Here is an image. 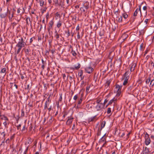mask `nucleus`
<instances>
[{
  "mask_svg": "<svg viewBox=\"0 0 154 154\" xmlns=\"http://www.w3.org/2000/svg\"><path fill=\"white\" fill-rule=\"evenodd\" d=\"M150 138L151 140V142L153 146H154V135H151L150 136Z\"/></svg>",
  "mask_w": 154,
  "mask_h": 154,
  "instance_id": "30",
  "label": "nucleus"
},
{
  "mask_svg": "<svg viewBox=\"0 0 154 154\" xmlns=\"http://www.w3.org/2000/svg\"><path fill=\"white\" fill-rule=\"evenodd\" d=\"M116 21L119 23L122 22V16H117Z\"/></svg>",
  "mask_w": 154,
  "mask_h": 154,
  "instance_id": "20",
  "label": "nucleus"
},
{
  "mask_svg": "<svg viewBox=\"0 0 154 154\" xmlns=\"http://www.w3.org/2000/svg\"><path fill=\"white\" fill-rule=\"evenodd\" d=\"M68 120H67L66 123L67 125H69L73 121V118L71 116H70L69 117H68Z\"/></svg>",
  "mask_w": 154,
  "mask_h": 154,
  "instance_id": "9",
  "label": "nucleus"
},
{
  "mask_svg": "<svg viewBox=\"0 0 154 154\" xmlns=\"http://www.w3.org/2000/svg\"><path fill=\"white\" fill-rule=\"evenodd\" d=\"M150 137H149V135L146 132L145 135V143L146 146H148L150 143L151 140H150Z\"/></svg>",
  "mask_w": 154,
  "mask_h": 154,
  "instance_id": "2",
  "label": "nucleus"
},
{
  "mask_svg": "<svg viewBox=\"0 0 154 154\" xmlns=\"http://www.w3.org/2000/svg\"><path fill=\"white\" fill-rule=\"evenodd\" d=\"M95 108L97 111H102L104 108V105L103 104H97Z\"/></svg>",
  "mask_w": 154,
  "mask_h": 154,
  "instance_id": "3",
  "label": "nucleus"
},
{
  "mask_svg": "<svg viewBox=\"0 0 154 154\" xmlns=\"http://www.w3.org/2000/svg\"><path fill=\"white\" fill-rule=\"evenodd\" d=\"M83 7L87 11L89 8V3L88 2H86L83 5Z\"/></svg>",
  "mask_w": 154,
  "mask_h": 154,
  "instance_id": "18",
  "label": "nucleus"
},
{
  "mask_svg": "<svg viewBox=\"0 0 154 154\" xmlns=\"http://www.w3.org/2000/svg\"><path fill=\"white\" fill-rule=\"evenodd\" d=\"M54 24V22L52 20L50 21L49 23V26L47 28L48 32L50 33V32L51 30L52 29V26Z\"/></svg>",
  "mask_w": 154,
  "mask_h": 154,
  "instance_id": "5",
  "label": "nucleus"
},
{
  "mask_svg": "<svg viewBox=\"0 0 154 154\" xmlns=\"http://www.w3.org/2000/svg\"><path fill=\"white\" fill-rule=\"evenodd\" d=\"M122 16L125 19H126L128 17V15L126 13H124L122 14Z\"/></svg>",
  "mask_w": 154,
  "mask_h": 154,
  "instance_id": "46",
  "label": "nucleus"
},
{
  "mask_svg": "<svg viewBox=\"0 0 154 154\" xmlns=\"http://www.w3.org/2000/svg\"><path fill=\"white\" fill-rule=\"evenodd\" d=\"M51 96V95H50L47 98L45 102V103H51V100H50V97Z\"/></svg>",
  "mask_w": 154,
  "mask_h": 154,
  "instance_id": "29",
  "label": "nucleus"
},
{
  "mask_svg": "<svg viewBox=\"0 0 154 154\" xmlns=\"http://www.w3.org/2000/svg\"><path fill=\"white\" fill-rule=\"evenodd\" d=\"M131 74V72L129 71H127L124 74V79L126 80H128L129 78V75Z\"/></svg>",
  "mask_w": 154,
  "mask_h": 154,
  "instance_id": "8",
  "label": "nucleus"
},
{
  "mask_svg": "<svg viewBox=\"0 0 154 154\" xmlns=\"http://www.w3.org/2000/svg\"><path fill=\"white\" fill-rule=\"evenodd\" d=\"M65 33H66L67 37H68L70 35V32L69 29L68 30L67 32L65 31Z\"/></svg>",
  "mask_w": 154,
  "mask_h": 154,
  "instance_id": "53",
  "label": "nucleus"
},
{
  "mask_svg": "<svg viewBox=\"0 0 154 154\" xmlns=\"http://www.w3.org/2000/svg\"><path fill=\"white\" fill-rule=\"evenodd\" d=\"M49 54V51L47 50H46L45 51V55H48Z\"/></svg>",
  "mask_w": 154,
  "mask_h": 154,
  "instance_id": "62",
  "label": "nucleus"
},
{
  "mask_svg": "<svg viewBox=\"0 0 154 154\" xmlns=\"http://www.w3.org/2000/svg\"><path fill=\"white\" fill-rule=\"evenodd\" d=\"M10 141L11 140L10 139H9V138H8L5 141V143H10Z\"/></svg>",
  "mask_w": 154,
  "mask_h": 154,
  "instance_id": "60",
  "label": "nucleus"
},
{
  "mask_svg": "<svg viewBox=\"0 0 154 154\" xmlns=\"http://www.w3.org/2000/svg\"><path fill=\"white\" fill-rule=\"evenodd\" d=\"M66 2L68 5H71L72 4V0H66Z\"/></svg>",
  "mask_w": 154,
  "mask_h": 154,
  "instance_id": "34",
  "label": "nucleus"
},
{
  "mask_svg": "<svg viewBox=\"0 0 154 154\" xmlns=\"http://www.w3.org/2000/svg\"><path fill=\"white\" fill-rule=\"evenodd\" d=\"M28 20H29V22H31V21H30V18L29 17H26V24H27V25H29V23L28 22Z\"/></svg>",
  "mask_w": 154,
  "mask_h": 154,
  "instance_id": "37",
  "label": "nucleus"
},
{
  "mask_svg": "<svg viewBox=\"0 0 154 154\" xmlns=\"http://www.w3.org/2000/svg\"><path fill=\"white\" fill-rule=\"evenodd\" d=\"M15 134H14L12 135L10 137V140H11L14 139L15 137Z\"/></svg>",
  "mask_w": 154,
  "mask_h": 154,
  "instance_id": "50",
  "label": "nucleus"
},
{
  "mask_svg": "<svg viewBox=\"0 0 154 154\" xmlns=\"http://www.w3.org/2000/svg\"><path fill=\"white\" fill-rule=\"evenodd\" d=\"M56 17H59L60 18L61 17V16L60 15V14L58 13L57 12L56 14V18L57 19Z\"/></svg>",
  "mask_w": 154,
  "mask_h": 154,
  "instance_id": "57",
  "label": "nucleus"
},
{
  "mask_svg": "<svg viewBox=\"0 0 154 154\" xmlns=\"http://www.w3.org/2000/svg\"><path fill=\"white\" fill-rule=\"evenodd\" d=\"M154 85V77L153 79H151V80L150 81V83L149 84L150 87H152Z\"/></svg>",
  "mask_w": 154,
  "mask_h": 154,
  "instance_id": "24",
  "label": "nucleus"
},
{
  "mask_svg": "<svg viewBox=\"0 0 154 154\" xmlns=\"http://www.w3.org/2000/svg\"><path fill=\"white\" fill-rule=\"evenodd\" d=\"M49 104V103H45L44 105V110H47Z\"/></svg>",
  "mask_w": 154,
  "mask_h": 154,
  "instance_id": "33",
  "label": "nucleus"
},
{
  "mask_svg": "<svg viewBox=\"0 0 154 154\" xmlns=\"http://www.w3.org/2000/svg\"><path fill=\"white\" fill-rule=\"evenodd\" d=\"M71 53L74 56H75L77 55L75 52V51H73L72 49V51Z\"/></svg>",
  "mask_w": 154,
  "mask_h": 154,
  "instance_id": "47",
  "label": "nucleus"
},
{
  "mask_svg": "<svg viewBox=\"0 0 154 154\" xmlns=\"http://www.w3.org/2000/svg\"><path fill=\"white\" fill-rule=\"evenodd\" d=\"M7 12H6L5 13H1L0 14V17L2 18H5L7 15Z\"/></svg>",
  "mask_w": 154,
  "mask_h": 154,
  "instance_id": "19",
  "label": "nucleus"
},
{
  "mask_svg": "<svg viewBox=\"0 0 154 154\" xmlns=\"http://www.w3.org/2000/svg\"><path fill=\"white\" fill-rule=\"evenodd\" d=\"M44 2L43 0H40L39 1V4L41 6H42L44 5Z\"/></svg>",
  "mask_w": 154,
  "mask_h": 154,
  "instance_id": "44",
  "label": "nucleus"
},
{
  "mask_svg": "<svg viewBox=\"0 0 154 154\" xmlns=\"http://www.w3.org/2000/svg\"><path fill=\"white\" fill-rule=\"evenodd\" d=\"M52 106L51 105L50 106L49 108H48V109L49 112H50L52 109Z\"/></svg>",
  "mask_w": 154,
  "mask_h": 154,
  "instance_id": "58",
  "label": "nucleus"
},
{
  "mask_svg": "<svg viewBox=\"0 0 154 154\" xmlns=\"http://www.w3.org/2000/svg\"><path fill=\"white\" fill-rule=\"evenodd\" d=\"M21 10V9L20 8L17 9V15H20V13Z\"/></svg>",
  "mask_w": 154,
  "mask_h": 154,
  "instance_id": "40",
  "label": "nucleus"
},
{
  "mask_svg": "<svg viewBox=\"0 0 154 154\" xmlns=\"http://www.w3.org/2000/svg\"><path fill=\"white\" fill-rule=\"evenodd\" d=\"M147 8L146 6H144L143 7V10L144 11H146V13H147Z\"/></svg>",
  "mask_w": 154,
  "mask_h": 154,
  "instance_id": "61",
  "label": "nucleus"
},
{
  "mask_svg": "<svg viewBox=\"0 0 154 154\" xmlns=\"http://www.w3.org/2000/svg\"><path fill=\"white\" fill-rule=\"evenodd\" d=\"M82 98L81 97L80 99H79L78 100L77 106V108H78L79 107V106L82 103Z\"/></svg>",
  "mask_w": 154,
  "mask_h": 154,
  "instance_id": "27",
  "label": "nucleus"
},
{
  "mask_svg": "<svg viewBox=\"0 0 154 154\" xmlns=\"http://www.w3.org/2000/svg\"><path fill=\"white\" fill-rule=\"evenodd\" d=\"M121 91H117L116 96L117 97H119L121 95Z\"/></svg>",
  "mask_w": 154,
  "mask_h": 154,
  "instance_id": "38",
  "label": "nucleus"
},
{
  "mask_svg": "<svg viewBox=\"0 0 154 154\" xmlns=\"http://www.w3.org/2000/svg\"><path fill=\"white\" fill-rule=\"evenodd\" d=\"M111 81L112 80L111 79L108 80H107L106 82V85H107V86H109L110 85V84L111 82Z\"/></svg>",
  "mask_w": 154,
  "mask_h": 154,
  "instance_id": "41",
  "label": "nucleus"
},
{
  "mask_svg": "<svg viewBox=\"0 0 154 154\" xmlns=\"http://www.w3.org/2000/svg\"><path fill=\"white\" fill-rule=\"evenodd\" d=\"M115 86V88L117 90V91H121L122 85H120L116 84Z\"/></svg>",
  "mask_w": 154,
  "mask_h": 154,
  "instance_id": "12",
  "label": "nucleus"
},
{
  "mask_svg": "<svg viewBox=\"0 0 154 154\" xmlns=\"http://www.w3.org/2000/svg\"><path fill=\"white\" fill-rule=\"evenodd\" d=\"M106 134H105L99 140V142L100 143H102L104 142V141L106 140V137H105Z\"/></svg>",
  "mask_w": 154,
  "mask_h": 154,
  "instance_id": "26",
  "label": "nucleus"
},
{
  "mask_svg": "<svg viewBox=\"0 0 154 154\" xmlns=\"http://www.w3.org/2000/svg\"><path fill=\"white\" fill-rule=\"evenodd\" d=\"M26 45V42L24 41V39L23 38L21 37V39H19L18 43L16 45L15 48V52L16 54H18L20 52L22 48L24 47Z\"/></svg>",
  "mask_w": 154,
  "mask_h": 154,
  "instance_id": "1",
  "label": "nucleus"
},
{
  "mask_svg": "<svg viewBox=\"0 0 154 154\" xmlns=\"http://www.w3.org/2000/svg\"><path fill=\"white\" fill-rule=\"evenodd\" d=\"M111 108L110 107H109L107 108V113L108 114H110L111 112Z\"/></svg>",
  "mask_w": 154,
  "mask_h": 154,
  "instance_id": "45",
  "label": "nucleus"
},
{
  "mask_svg": "<svg viewBox=\"0 0 154 154\" xmlns=\"http://www.w3.org/2000/svg\"><path fill=\"white\" fill-rule=\"evenodd\" d=\"M80 10L82 11L85 12H87V11L83 7H81L80 8Z\"/></svg>",
  "mask_w": 154,
  "mask_h": 154,
  "instance_id": "42",
  "label": "nucleus"
},
{
  "mask_svg": "<svg viewBox=\"0 0 154 154\" xmlns=\"http://www.w3.org/2000/svg\"><path fill=\"white\" fill-rule=\"evenodd\" d=\"M41 61L42 63V66L41 67L42 69V70H44L45 68V66H46L47 64V63L46 61H44L43 58L41 59Z\"/></svg>",
  "mask_w": 154,
  "mask_h": 154,
  "instance_id": "14",
  "label": "nucleus"
},
{
  "mask_svg": "<svg viewBox=\"0 0 154 154\" xmlns=\"http://www.w3.org/2000/svg\"><path fill=\"white\" fill-rule=\"evenodd\" d=\"M55 35L54 36V37L55 38H56V40H59V39L60 37L59 35L58 34V33L57 32V31H56L55 32Z\"/></svg>",
  "mask_w": 154,
  "mask_h": 154,
  "instance_id": "21",
  "label": "nucleus"
},
{
  "mask_svg": "<svg viewBox=\"0 0 154 154\" xmlns=\"http://www.w3.org/2000/svg\"><path fill=\"white\" fill-rule=\"evenodd\" d=\"M78 94H77L74 96L73 97V99L76 101L77 99H78Z\"/></svg>",
  "mask_w": 154,
  "mask_h": 154,
  "instance_id": "51",
  "label": "nucleus"
},
{
  "mask_svg": "<svg viewBox=\"0 0 154 154\" xmlns=\"http://www.w3.org/2000/svg\"><path fill=\"white\" fill-rule=\"evenodd\" d=\"M143 43L141 44L140 45V50L141 51H142L143 50Z\"/></svg>",
  "mask_w": 154,
  "mask_h": 154,
  "instance_id": "54",
  "label": "nucleus"
},
{
  "mask_svg": "<svg viewBox=\"0 0 154 154\" xmlns=\"http://www.w3.org/2000/svg\"><path fill=\"white\" fill-rule=\"evenodd\" d=\"M6 134L5 131L2 132H0V140H5V136Z\"/></svg>",
  "mask_w": 154,
  "mask_h": 154,
  "instance_id": "11",
  "label": "nucleus"
},
{
  "mask_svg": "<svg viewBox=\"0 0 154 154\" xmlns=\"http://www.w3.org/2000/svg\"><path fill=\"white\" fill-rule=\"evenodd\" d=\"M80 64L78 63H77V65H74L73 67H71L70 68L72 70L78 69L80 67Z\"/></svg>",
  "mask_w": 154,
  "mask_h": 154,
  "instance_id": "13",
  "label": "nucleus"
},
{
  "mask_svg": "<svg viewBox=\"0 0 154 154\" xmlns=\"http://www.w3.org/2000/svg\"><path fill=\"white\" fill-rule=\"evenodd\" d=\"M128 80H126V79H124V82H123V85H126L128 83Z\"/></svg>",
  "mask_w": 154,
  "mask_h": 154,
  "instance_id": "48",
  "label": "nucleus"
},
{
  "mask_svg": "<svg viewBox=\"0 0 154 154\" xmlns=\"http://www.w3.org/2000/svg\"><path fill=\"white\" fill-rule=\"evenodd\" d=\"M77 38L78 39H79L80 38L79 32H77Z\"/></svg>",
  "mask_w": 154,
  "mask_h": 154,
  "instance_id": "64",
  "label": "nucleus"
},
{
  "mask_svg": "<svg viewBox=\"0 0 154 154\" xmlns=\"http://www.w3.org/2000/svg\"><path fill=\"white\" fill-rule=\"evenodd\" d=\"M106 124V122L105 121H103L101 124L100 129V130L101 131L102 129L104 128Z\"/></svg>",
  "mask_w": 154,
  "mask_h": 154,
  "instance_id": "25",
  "label": "nucleus"
},
{
  "mask_svg": "<svg viewBox=\"0 0 154 154\" xmlns=\"http://www.w3.org/2000/svg\"><path fill=\"white\" fill-rule=\"evenodd\" d=\"M28 147L27 146V148H26V149H25V151H24V152L23 153V154H26V153L28 150Z\"/></svg>",
  "mask_w": 154,
  "mask_h": 154,
  "instance_id": "59",
  "label": "nucleus"
},
{
  "mask_svg": "<svg viewBox=\"0 0 154 154\" xmlns=\"http://www.w3.org/2000/svg\"><path fill=\"white\" fill-rule=\"evenodd\" d=\"M59 95H60V97L59 99V101L60 102H61L62 100V93L60 94Z\"/></svg>",
  "mask_w": 154,
  "mask_h": 154,
  "instance_id": "49",
  "label": "nucleus"
},
{
  "mask_svg": "<svg viewBox=\"0 0 154 154\" xmlns=\"http://www.w3.org/2000/svg\"><path fill=\"white\" fill-rule=\"evenodd\" d=\"M143 154H148L150 153V151L148 148L145 147L143 150Z\"/></svg>",
  "mask_w": 154,
  "mask_h": 154,
  "instance_id": "15",
  "label": "nucleus"
},
{
  "mask_svg": "<svg viewBox=\"0 0 154 154\" xmlns=\"http://www.w3.org/2000/svg\"><path fill=\"white\" fill-rule=\"evenodd\" d=\"M21 116L22 117H24V111L23 109H21Z\"/></svg>",
  "mask_w": 154,
  "mask_h": 154,
  "instance_id": "52",
  "label": "nucleus"
},
{
  "mask_svg": "<svg viewBox=\"0 0 154 154\" xmlns=\"http://www.w3.org/2000/svg\"><path fill=\"white\" fill-rule=\"evenodd\" d=\"M26 8V6H25L23 8L22 11V13L20 14V15L22 16V14H23L25 13Z\"/></svg>",
  "mask_w": 154,
  "mask_h": 154,
  "instance_id": "35",
  "label": "nucleus"
},
{
  "mask_svg": "<svg viewBox=\"0 0 154 154\" xmlns=\"http://www.w3.org/2000/svg\"><path fill=\"white\" fill-rule=\"evenodd\" d=\"M86 72L88 73H91L94 70L93 68L91 66H87L85 69Z\"/></svg>",
  "mask_w": 154,
  "mask_h": 154,
  "instance_id": "4",
  "label": "nucleus"
},
{
  "mask_svg": "<svg viewBox=\"0 0 154 154\" xmlns=\"http://www.w3.org/2000/svg\"><path fill=\"white\" fill-rule=\"evenodd\" d=\"M151 75L150 74L148 77V78L146 79V84H149V82H150L151 80V77L150 76Z\"/></svg>",
  "mask_w": 154,
  "mask_h": 154,
  "instance_id": "28",
  "label": "nucleus"
},
{
  "mask_svg": "<svg viewBox=\"0 0 154 154\" xmlns=\"http://www.w3.org/2000/svg\"><path fill=\"white\" fill-rule=\"evenodd\" d=\"M136 64L135 63H132L130 64L129 66L130 68V72L133 71L135 69Z\"/></svg>",
  "mask_w": 154,
  "mask_h": 154,
  "instance_id": "6",
  "label": "nucleus"
},
{
  "mask_svg": "<svg viewBox=\"0 0 154 154\" xmlns=\"http://www.w3.org/2000/svg\"><path fill=\"white\" fill-rule=\"evenodd\" d=\"M117 100L116 98H115V97H114L112 99L110 100L108 104L106 105V106H108V105H110L112 104V103L115 101H116Z\"/></svg>",
  "mask_w": 154,
  "mask_h": 154,
  "instance_id": "22",
  "label": "nucleus"
},
{
  "mask_svg": "<svg viewBox=\"0 0 154 154\" xmlns=\"http://www.w3.org/2000/svg\"><path fill=\"white\" fill-rule=\"evenodd\" d=\"M145 30L144 29H141L139 31V35H143L144 33H145Z\"/></svg>",
  "mask_w": 154,
  "mask_h": 154,
  "instance_id": "31",
  "label": "nucleus"
},
{
  "mask_svg": "<svg viewBox=\"0 0 154 154\" xmlns=\"http://www.w3.org/2000/svg\"><path fill=\"white\" fill-rule=\"evenodd\" d=\"M12 25L13 27H14V26L17 24V23L14 22L12 23Z\"/></svg>",
  "mask_w": 154,
  "mask_h": 154,
  "instance_id": "56",
  "label": "nucleus"
},
{
  "mask_svg": "<svg viewBox=\"0 0 154 154\" xmlns=\"http://www.w3.org/2000/svg\"><path fill=\"white\" fill-rule=\"evenodd\" d=\"M97 116L96 115L93 117H91L88 119V121L89 122H93Z\"/></svg>",
  "mask_w": 154,
  "mask_h": 154,
  "instance_id": "23",
  "label": "nucleus"
},
{
  "mask_svg": "<svg viewBox=\"0 0 154 154\" xmlns=\"http://www.w3.org/2000/svg\"><path fill=\"white\" fill-rule=\"evenodd\" d=\"M139 8H137L135 11L134 12V16H136L137 15V13L139 12H140V15H141V5H139Z\"/></svg>",
  "mask_w": 154,
  "mask_h": 154,
  "instance_id": "7",
  "label": "nucleus"
},
{
  "mask_svg": "<svg viewBox=\"0 0 154 154\" xmlns=\"http://www.w3.org/2000/svg\"><path fill=\"white\" fill-rule=\"evenodd\" d=\"M128 35L127 33H124L122 35L121 37V38L124 41L128 37Z\"/></svg>",
  "mask_w": 154,
  "mask_h": 154,
  "instance_id": "16",
  "label": "nucleus"
},
{
  "mask_svg": "<svg viewBox=\"0 0 154 154\" xmlns=\"http://www.w3.org/2000/svg\"><path fill=\"white\" fill-rule=\"evenodd\" d=\"M83 73V71L82 70H81L79 72L78 75L80 77H81L82 76Z\"/></svg>",
  "mask_w": 154,
  "mask_h": 154,
  "instance_id": "43",
  "label": "nucleus"
},
{
  "mask_svg": "<svg viewBox=\"0 0 154 154\" xmlns=\"http://www.w3.org/2000/svg\"><path fill=\"white\" fill-rule=\"evenodd\" d=\"M6 69L5 68H3V69H2L1 71L0 72L1 73H5V74H6Z\"/></svg>",
  "mask_w": 154,
  "mask_h": 154,
  "instance_id": "36",
  "label": "nucleus"
},
{
  "mask_svg": "<svg viewBox=\"0 0 154 154\" xmlns=\"http://www.w3.org/2000/svg\"><path fill=\"white\" fill-rule=\"evenodd\" d=\"M35 39V37H33L31 38L30 39V43H31L33 41V39Z\"/></svg>",
  "mask_w": 154,
  "mask_h": 154,
  "instance_id": "63",
  "label": "nucleus"
},
{
  "mask_svg": "<svg viewBox=\"0 0 154 154\" xmlns=\"http://www.w3.org/2000/svg\"><path fill=\"white\" fill-rule=\"evenodd\" d=\"M2 119L5 121L8 120V119L7 118V117L5 116H3V117L2 118Z\"/></svg>",
  "mask_w": 154,
  "mask_h": 154,
  "instance_id": "55",
  "label": "nucleus"
},
{
  "mask_svg": "<svg viewBox=\"0 0 154 154\" xmlns=\"http://www.w3.org/2000/svg\"><path fill=\"white\" fill-rule=\"evenodd\" d=\"M133 87V85L128 86L127 88V92L129 94H131L134 93V91H132V90Z\"/></svg>",
  "mask_w": 154,
  "mask_h": 154,
  "instance_id": "10",
  "label": "nucleus"
},
{
  "mask_svg": "<svg viewBox=\"0 0 154 154\" xmlns=\"http://www.w3.org/2000/svg\"><path fill=\"white\" fill-rule=\"evenodd\" d=\"M85 86V82L84 81H82L81 83V85H80V87L82 88H83Z\"/></svg>",
  "mask_w": 154,
  "mask_h": 154,
  "instance_id": "39",
  "label": "nucleus"
},
{
  "mask_svg": "<svg viewBox=\"0 0 154 154\" xmlns=\"http://www.w3.org/2000/svg\"><path fill=\"white\" fill-rule=\"evenodd\" d=\"M62 24V22L60 20H59L58 22L57 26L58 28H60Z\"/></svg>",
  "mask_w": 154,
  "mask_h": 154,
  "instance_id": "32",
  "label": "nucleus"
},
{
  "mask_svg": "<svg viewBox=\"0 0 154 154\" xmlns=\"http://www.w3.org/2000/svg\"><path fill=\"white\" fill-rule=\"evenodd\" d=\"M7 11H8V18H10L11 17H14V12L11 13L10 11H8V8L7 9Z\"/></svg>",
  "mask_w": 154,
  "mask_h": 154,
  "instance_id": "17",
  "label": "nucleus"
}]
</instances>
